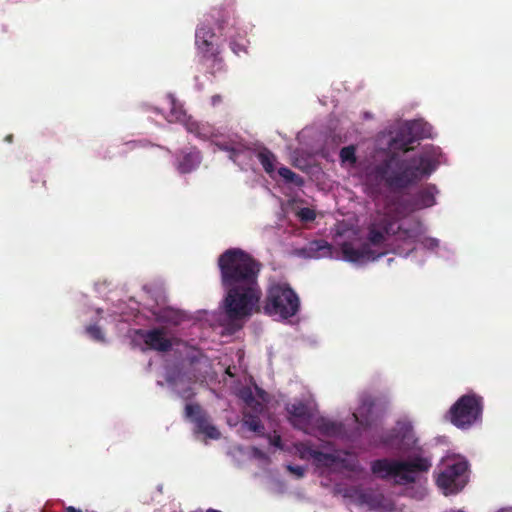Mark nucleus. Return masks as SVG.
Wrapping results in <instances>:
<instances>
[{
  "label": "nucleus",
  "mask_w": 512,
  "mask_h": 512,
  "mask_svg": "<svg viewBox=\"0 0 512 512\" xmlns=\"http://www.w3.org/2000/svg\"><path fill=\"white\" fill-rule=\"evenodd\" d=\"M260 414L261 413L243 412V425L250 431L263 435L264 425L259 417Z\"/></svg>",
  "instance_id": "21"
},
{
  "label": "nucleus",
  "mask_w": 512,
  "mask_h": 512,
  "mask_svg": "<svg viewBox=\"0 0 512 512\" xmlns=\"http://www.w3.org/2000/svg\"><path fill=\"white\" fill-rule=\"evenodd\" d=\"M219 148H220L221 150L227 151V152L229 153V148H233V147H232V146H229V145H227V144H221V145H219Z\"/></svg>",
  "instance_id": "39"
},
{
  "label": "nucleus",
  "mask_w": 512,
  "mask_h": 512,
  "mask_svg": "<svg viewBox=\"0 0 512 512\" xmlns=\"http://www.w3.org/2000/svg\"><path fill=\"white\" fill-rule=\"evenodd\" d=\"M5 140H6L7 142L11 143V142H12V140H13V135H8V136H6Z\"/></svg>",
  "instance_id": "40"
},
{
  "label": "nucleus",
  "mask_w": 512,
  "mask_h": 512,
  "mask_svg": "<svg viewBox=\"0 0 512 512\" xmlns=\"http://www.w3.org/2000/svg\"><path fill=\"white\" fill-rule=\"evenodd\" d=\"M394 222L387 216H381L368 225L367 242L371 247H381L389 235L395 234Z\"/></svg>",
  "instance_id": "9"
},
{
  "label": "nucleus",
  "mask_w": 512,
  "mask_h": 512,
  "mask_svg": "<svg viewBox=\"0 0 512 512\" xmlns=\"http://www.w3.org/2000/svg\"><path fill=\"white\" fill-rule=\"evenodd\" d=\"M299 309L300 299L288 284L273 283L267 288L263 304L266 315L288 319L295 316Z\"/></svg>",
  "instance_id": "5"
},
{
  "label": "nucleus",
  "mask_w": 512,
  "mask_h": 512,
  "mask_svg": "<svg viewBox=\"0 0 512 512\" xmlns=\"http://www.w3.org/2000/svg\"><path fill=\"white\" fill-rule=\"evenodd\" d=\"M186 417L195 424L197 433L204 434L210 439H218L220 432L210 423L208 414L199 404H187L185 406Z\"/></svg>",
  "instance_id": "8"
},
{
  "label": "nucleus",
  "mask_w": 512,
  "mask_h": 512,
  "mask_svg": "<svg viewBox=\"0 0 512 512\" xmlns=\"http://www.w3.org/2000/svg\"><path fill=\"white\" fill-rule=\"evenodd\" d=\"M270 444L278 449H283L282 438L280 435L270 437Z\"/></svg>",
  "instance_id": "34"
},
{
  "label": "nucleus",
  "mask_w": 512,
  "mask_h": 512,
  "mask_svg": "<svg viewBox=\"0 0 512 512\" xmlns=\"http://www.w3.org/2000/svg\"><path fill=\"white\" fill-rule=\"evenodd\" d=\"M420 128L421 123L413 121L397 130L390 141L393 151L387 153L366 175V183L372 194H379L382 185L390 192H403L436 170L438 163L428 151L410 158H403L397 152L407 153L413 149L412 144L424 136Z\"/></svg>",
  "instance_id": "1"
},
{
  "label": "nucleus",
  "mask_w": 512,
  "mask_h": 512,
  "mask_svg": "<svg viewBox=\"0 0 512 512\" xmlns=\"http://www.w3.org/2000/svg\"><path fill=\"white\" fill-rule=\"evenodd\" d=\"M457 512H463V511L459 510V511H457Z\"/></svg>",
  "instance_id": "43"
},
{
  "label": "nucleus",
  "mask_w": 512,
  "mask_h": 512,
  "mask_svg": "<svg viewBox=\"0 0 512 512\" xmlns=\"http://www.w3.org/2000/svg\"><path fill=\"white\" fill-rule=\"evenodd\" d=\"M483 397L476 393L462 395L449 409L450 422L459 429H469L483 414Z\"/></svg>",
  "instance_id": "6"
},
{
  "label": "nucleus",
  "mask_w": 512,
  "mask_h": 512,
  "mask_svg": "<svg viewBox=\"0 0 512 512\" xmlns=\"http://www.w3.org/2000/svg\"><path fill=\"white\" fill-rule=\"evenodd\" d=\"M314 425L321 435L327 437H338L344 432V426L342 423L333 421L326 417H318L315 420Z\"/></svg>",
  "instance_id": "17"
},
{
  "label": "nucleus",
  "mask_w": 512,
  "mask_h": 512,
  "mask_svg": "<svg viewBox=\"0 0 512 512\" xmlns=\"http://www.w3.org/2000/svg\"><path fill=\"white\" fill-rule=\"evenodd\" d=\"M360 500L362 503H366V504H369L371 506H374L376 503L374 501V498L372 497L371 494H368V493H362L360 495Z\"/></svg>",
  "instance_id": "35"
},
{
  "label": "nucleus",
  "mask_w": 512,
  "mask_h": 512,
  "mask_svg": "<svg viewBox=\"0 0 512 512\" xmlns=\"http://www.w3.org/2000/svg\"><path fill=\"white\" fill-rule=\"evenodd\" d=\"M241 398L245 402L246 410L245 412H254V413H262L264 410V405L262 402L257 400L253 395V392L250 389H245L241 392Z\"/></svg>",
  "instance_id": "23"
},
{
  "label": "nucleus",
  "mask_w": 512,
  "mask_h": 512,
  "mask_svg": "<svg viewBox=\"0 0 512 512\" xmlns=\"http://www.w3.org/2000/svg\"><path fill=\"white\" fill-rule=\"evenodd\" d=\"M314 454L315 456L313 461L317 467L330 468L339 460L338 457L332 453H325L317 450Z\"/></svg>",
  "instance_id": "25"
},
{
  "label": "nucleus",
  "mask_w": 512,
  "mask_h": 512,
  "mask_svg": "<svg viewBox=\"0 0 512 512\" xmlns=\"http://www.w3.org/2000/svg\"><path fill=\"white\" fill-rule=\"evenodd\" d=\"M286 411L290 424L298 430L307 432L312 418L310 407L303 401H295L286 405Z\"/></svg>",
  "instance_id": "12"
},
{
  "label": "nucleus",
  "mask_w": 512,
  "mask_h": 512,
  "mask_svg": "<svg viewBox=\"0 0 512 512\" xmlns=\"http://www.w3.org/2000/svg\"><path fill=\"white\" fill-rule=\"evenodd\" d=\"M188 319L185 312L174 309L171 307H164L162 305V362H167L170 353L173 351L175 355V363L171 369L165 365L166 381L170 384H176L182 378V364L184 361V351L187 345L184 341L178 338L165 337L163 324L170 326H178Z\"/></svg>",
  "instance_id": "4"
},
{
  "label": "nucleus",
  "mask_w": 512,
  "mask_h": 512,
  "mask_svg": "<svg viewBox=\"0 0 512 512\" xmlns=\"http://www.w3.org/2000/svg\"><path fill=\"white\" fill-rule=\"evenodd\" d=\"M422 245L429 250H434L439 246V241L435 238L426 237L423 239Z\"/></svg>",
  "instance_id": "32"
},
{
  "label": "nucleus",
  "mask_w": 512,
  "mask_h": 512,
  "mask_svg": "<svg viewBox=\"0 0 512 512\" xmlns=\"http://www.w3.org/2000/svg\"><path fill=\"white\" fill-rule=\"evenodd\" d=\"M278 174L286 183L294 184L297 187H302L304 185V179L287 167H280L278 169Z\"/></svg>",
  "instance_id": "26"
},
{
  "label": "nucleus",
  "mask_w": 512,
  "mask_h": 512,
  "mask_svg": "<svg viewBox=\"0 0 512 512\" xmlns=\"http://www.w3.org/2000/svg\"><path fill=\"white\" fill-rule=\"evenodd\" d=\"M295 448L299 457L304 460L314 459V453L317 452V450L313 449L308 443H297L295 444Z\"/></svg>",
  "instance_id": "28"
},
{
  "label": "nucleus",
  "mask_w": 512,
  "mask_h": 512,
  "mask_svg": "<svg viewBox=\"0 0 512 512\" xmlns=\"http://www.w3.org/2000/svg\"><path fill=\"white\" fill-rule=\"evenodd\" d=\"M239 155V150L235 147L229 148V158L233 161H236L237 156Z\"/></svg>",
  "instance_id": "36"
},
{
  "label": "nucleus",
  "mask_w": 512,
  "mask_h": 512,
  "mask_svg": "<svg viewBox=\"0 0 512 512\" xmlns=\"http://www.w3.org/2000/svg\"><path fill=\"white\" fill-rule=\"evenodd\" d=\"M297 217L301 222L308 223L312 222L316 218V212L312 208L304 207L297 211Z\"/></svg>",
  "instance_id": "29"
},
{
  "label": "nucleus",
  "mask_w": 512,
  "mask_h": 512,
  "mask_svg": "<svg viewBox=\"0 0 512 512\" xmlns=\"http://www.w3.org/2000/svg\"><path fill=\"white\" fill-rule=\"evenodd\" d=\"M257 158L266 173L272 174L275 171V155L266 147H263L257 153Z\"/></svg>",
  "instance_id": "22"
},
{
  "label": "nucleus",
  "mask_w": 512,
  "mask_h": 512,
  "mask_svg": "<svg viewBox=\"0 0 512 512\" xmlns=\"http://www.w3.org/2000/svg\"><path fill=\"white\" fill-rule=\"evenodd\" d=\"M213 17L219 29H224L229 25H234V9L231 6L220 7L216 9Z\"/></svg>",
  "instance_id": "20"
},
{
  "label": "nucleus",
  "mask_w": 512,
  "mask_h": 512,
  "mask_svg": "<svg viewBox=\"0 0 512 512\" xmlns=\"http://www.w3.org/2000/svg\"><path fill=\"white\" fill-rule=\"evenodd\" d=\"M437 189L435 185H428L425 188L418 191L414 197L417 208H427L435 205V194Z\"/></svg>",
  "instance_id": "19"
},
{
  "label": "nucleus",
  "mask_w": 512,
  "mask_h": 512,
  "mask_svg": "<svg viewBox=\"0 0 512 512\" xmlns=\"http://www.w3.org/2000/svg\"><path fill=\"white\" fill-rule=\"evenodd\" d=\"M165 104V118L168 122L185 123L186 111L183 104L173 94L166 95Z\"/></svg>",
  "instance_id": "15"
},
{
  "label": "nucleus",
  "mask_w": 512,
  "mask_h": 512,
  "mask_svg": "<svg viewBox=\"0 0 512 512\" xmlns=\"http://www.w3.org/2000/svg\"><path fill=\"white\" fill-rule=\"evenodd\" d=\"M86 332L93 340L97 342H105V335L98 325H89L86 327Z\"/></svg>",
  "instance_id": "30"
},
{
  "label": "nucleus",
  "mask_w": 512,
  "mask_h": 512,
  "mask_svg": "<svg viewBox=\"0 0 512 512\" xmlns=\"http://www.w3.org/2000/svg\"><path fill=\"white\" fill-rule=\"evenodd\" d=\"M341 252L343 259L352 263L375 261L386 254V252H378L369 244L363 243L359 248H356L350 242L342 243Z\"/></svg>",
  "instance_id": "11"
},
{
  "label": "nucleus",
  "mask_w": 512,
  "mask_h": 512,
  "mask_svg": "<svg viewBox=\"0 0 512 512\" xmlns=\"http://www.w3.org/2000/svg\"><path fill=\"white\" fill-rule=\"evenodd\" d=\"M230 47L236 55H240L242 52L246 53V45L243 40L239 42L236 39H232L230 41Z\"/></svg>",
  "instance_id": "31"
},
{
  "label": "nucleus",
  "mask_w": 512,
  "mask_h": 512,
  "mask_svg": "<svg viewBox=\"0 0 512 512\" xmlns=\"http://www.w3.org/2000/svg\"><path fill=\"white\" fill-rule=\"evenodd\" d=\"M374 405L372 397H365L357 412L353 413L354 420L358 423V429L361 431L369 430L377 425V417L373 414Z\"/></svg>",
  "instance_id": "14"
},
{
  "label": "nucleus",
  "mask_w": 512,
  "mask_h": 512,
  "mask_svg": "<svg viewBox=\"0 0 512 512\" xmlns=\"http://www.w3.org/2000/svg\"><path fill=\"white\" fill-rule=\"evenodd\" d=\"M151 365H152V363L149 362L148 365H147V370H149L151 368Z\"/></svg>",
  "instance_id": "42"
},
{
  "label": "nucleus",
  "mask_w": 512,
  "mask_h": 512,
  "mask_svg": "<svg viewBox=\"0 0 512 512\" xmlns=\"http://www.w3.org/2000/svg\"><path fill=\"white\" fill-rule=\"evenodd\" d=\"M398 237L400 239L414 242L418 238L420 234V224L419 223H413L409 225L408 227L405 226V224L400 225L398 227Z\"/></svg>",
  "instance_id": "24"
},
{
  "label": "nucleus",
  "mask_w": 512,
  "mask_h": 512,
  "mask_svg": "<svg viewBox=\"0 0 512 512\" xmlns=\"http://www.w3.org/2000/svg\"><path fill=\"white\" fill-rule=\"evenodd\" d=\"M467 469L468 464L464 460H447L445 468L437 475L436 483L445 494L458 493L466 484Z\"/></svg>",
  "instance_id": "7"
},
{
  "label": "nucleus",
  "mask_w": 512,
  "mask_h": 512,
  "mask_svg": "<svg viewBox=\"0 0 512 512\" xmlns=\"http://www.w3.org/2000/svg\"><path fill=\"white\" fill-rule=\"evenodd\" d=\"M225 295L221 308L231 323L243 321L260 311L262 264L240 248L225 250L217 260Z\"/></svg>",
  "instance_id": "2"
},
{
  "label": "nucleus",
  "mask_w": 512,
  "mask_h": 512,
  "mask_svg": "<svg viewBox=\"0 0 512 512\" xmlns=\"http://www.w3.org/2000/svg\"><path fill=\"white\" fill-rule=\"evenodd\" d=\"M206 512H221V511L210 508V509H208Z\"/></svg>",
  "instance_id": "41"
},
{
  "label": "nucleus",
  "mask_w": 512,
  "mask_h": 512,
  "mask_svg": "<svg viewBox=\"0 0 512 512\" xmlns=\"http://www.w3.org/2000/svg\"><path fill=\"white\" fill-rule=\"evenodd\" d=\"M380 443L388 448L409 455L406 459H377L371 463V471L377 477L393 479L398 485L415 483L420 474L428 473L432 467V457L418 446L413 427L407 422H397L396 426L382 435Z\"/></svg>",
  "instance_id": "3"
},
{
  "label": "nucleus",
  "mask_w": 512,
  "mask_h": 512,
  "mask_svg": "<svg viewBox=\"0 0 512 512\" xmlns=\"http://www.w3.org/2000/svg\"><path fill=\"white\" fill-rule=\"evenodd\" d=\"M287 470L298 478H302L305 475V468L302 466L288 465Z\"/></svg>",
  "instance_id": "33"
},
{
  "label": "nucleus",
  "mask_w": 512,
  "mask_h": 512,
  "mask_svg": "<svg viewBox=\"0 0 512 512\" xmlns=\"http://www.w3.org/2000/svg\"><path fill=\"white\" fill-rule=\"evenodd\" d=\"M308 258H320L331 253V245L325 240H314L301 250Z\"/></svg>",
  "instance_id": "18"
},
{
  "label": "nucleus",
  "mask_w": 512,
  "mask_h": 512,
  "mask_svg": "<svg viewBox=\"0 0 512 512\" xmlns=\"http://www.w3.org/2000/svg\"><path fill=\"white\" fill-rule=\"evenodd\" d=\"M131 344L133 347H139L142 351H160V328L135 330Z\"/></svg>",
  "instance_id": "13"
},
{
  "label": "nucleus",
  "mask_w": 512,
  "mask_h": 512,
  "mask_svg": "<svg viewBox=\"0 0 512 512\" xmlns=\"http://www.w3.org/2000/svg\"><path fill=\"white\" fill-rule=\"evenodd\" d=\"M201 162L200 151L190 148L188 151H181L177 157V168L181 173H190L198 167Z\"/></svg>",
  "instance_id": "16"
},
{
  "label": "nucleus",
  "mask_w": 512,
  "mask_h": 512,
  "mask_svg": "<svg viewBox=\"0 0 512 512\" xmlns=\"http://www.w3.org/2000/svg\"><path fill=\"white\" fill-rule=\"evenodd\" d=\"M64 512H82V511L80 509H77V508L73 507V506H69V507H67L65 509Z\"/></svg>",
  "instance_id": "38"
},
{
  "label": "nucleus",
  "mask_w": 512,
  "mask_h": 512,
  "mask_svg": "<svg viewBox=\"0 0 512 512\" xmlns=\"http://www.w3.org/2000/svg\"><path fill=\"white\" fill-rule=\"evenodd\" d=\"M221 102H222V97H221V95L216 94V95H213V96L211 97V104H212L213 106H217V105H219Z\"/></svg>",
  "instance_id": "37"
},
{
  "label": "nucleus",
  "mask_w": 512,
  "mask_h": 512,
  "mask_svg": "<svg viewBox=\"0 0 512 512\" xmlns=\"http://www.w3.org/2000/svg\"><path fill=\"white\" fill-rule=\"evenodd\" d=\"M215 33L206 26L201 25L196 29L195 43L198 49L203 53L204 57L211 59L215 64L221 65L222 59L219 57V50L214 44Z\"/></svg>",
  "instance_id": "10"
},
{
  "label": "nucleus",
  "mask_w": 512,
  "mask_h": 512,
  "mask_svg": "<svg viewBox=\"0 0 512 512\" xmlns=\"http://www.w3.org/2000/svg\"><path fill=\"white\" fill-rule=\"evenodd\" d=\"M340 160L343 163H349L351 165L356 164L357 157H356V148L353 145L345 146L341 148L339 153Z\"/></svg>",
  "instance_id": "27"
}]
</instances>
